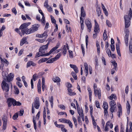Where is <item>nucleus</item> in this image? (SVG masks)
<instances>
[{"label": "nucleus", "mask_w": 132, "mask_h": 132, "mask_svg": "<svg viewBox=\"0 0 132 132\" xmlns=\"http://www.w3.org/2000/svg\"><path fill=\"white\" fill-rule=\"evenodd\" d=\"M85 23L87 27L88 30V31L90 32L91 29L92 25L88 19H86L85 20Z\"/></svg>", "instance_id": "obj_7"}, {"label": "nucleus", "mask_w": 132, "mask_h": 132, "mask_svg": "<svg viewBox=\"0 0 132 132\" xmlns=\"http://www.w3.org/2000/svg\"><path fill=\"white\" fill-rule=\"evenodd\" d=\"M132 16V11L131 8H130L128 15H126L124 17L125 21V32L126 35L125 36V40L126 45L128 46V36L129 35V30L127 28L130 25V20Z\"/></svg>", "instance_id": "obj_1"}, {"label": "nucleus", "mask_w": 132, "mask_h": 132, "mask_svg": "<svg viewBox=\"0 0 132 132\" xmlns=\"http://www.w3.org/2000/svg\"><path fill=\"white\" fill-rule=\"evenodd\" d=\"M31 23L30 22L24 23L22 24L20 27V29L21 30L22 35H23L25 33L26 34H29L27 33L29 29L28 27L30 25Z\"/></svg>", "instance_id": "obj_3"}, {"label": "nucleus", "mask_w": 132, "mask_h": 132, "mask_svg": "<svg viewBox=\"0 0 132 132\" xmlns=\"http://www.w3.org/2000/svg\"><path fill=\"white\" fill-rule=\"evenodd\" d=\"M47 32L46 31H45L43 34H42V35L43 37L45 36H46V37L47 36Z\"/></svg>", "instance_id": "obj_60"}, {"label": "nucleus", "mask_w": 132, "mask_h": 132, "mask_svg": "<svg viewBox=\"0 0 132 132\" xmlns=\"http://www.w3.org/2000/svg\"><path fill=\"white\" fill-rule=\"evenodd\" d=\"M72 119L75 124V127L76 128H77V120L76 118L73 116V117Z\"/></svg>", "instance_id": "obj_29"}, {"label": "nucleus", "mask_w": 132, "mask_h": 132, "mask_svg": "<svg viewBox=\"0 0 132 132\" xmlns=\"http://www.w3.org/2000/svg\"><path fill=\"white\" fill-rule=\"evenodd\" d=\"M73 70L74 71H75L76 73H77L78 72V68L76 66L74 68H73Z\"/></svg>", "instance_id": "obj_59"}, {"label": "nucleus", "mask_w": 132, "mask_h": 132, "mask_svg": "<svg viewBox=\"0 0 132 132\" xmlns=\"http://www.w3.org/2000/svg\"><path fill=\"white\" fill-rule=\"evenodd\" d=\"M41 21L44 24H45V17L44 16H42V17L41 20Z\"/></svg>", "instance_id": "obj_55"}, {"label": "nucleus", "mask_w": 132, "mask_h": 132, "mask_svg": "<svg viewBox=\"0 0 132 132\" xmlns=\"http://www.w3.org/2000/svg\"><path fill=\"white\" fill-rule=\"evenodd\" d=\"M18 114L17 113H15L13 117V119L14 120L16 119L18 117Z\"/></svg>", "instance_id": "obj_49"}, {"label": "nucleus", "mask_w": 132, "mask_h": 132, "mask_svg": "<svg viewBox=\"0 0 132 132\" xmlns=\"http://www.w3.org/2000/svg\"><path fill=\"white\" fill-rule=\"evenodd\" d=\"M66 123H68V124L69 127L70 128H73V124L71 121L70 120H68Z\"/></svg>", "instance_id": "obj_31"}, {"label": "nucleus", "mask_w": 132, "mask_h": 132, "mask_svg": "<svg viewBox=\"0 0 132 132\" xmlns=\"http://www.w3.org/2000/svg\"><path fill=\"white\" fill-rule=\"evenodd\" d=\"M14 88L15 91V94H18L19 93L18 89L17 88V87L15 86H14Z\"/></svg>", "instance_id": "obj_34"}, {"label": "nucleus", "mask_w": 132, "mask_h": 132, "mask_svg": "<svg viewBox=\"0 0 132 132\" xmlns=\"http://www.w3.org/2000/svg\"><path fill=\"white\" fill-rule=\"evenodd\" d=\"M108 109H104V115H106V116L108 115Z\"/></svg>", "instance_id": "obj_56"}, {"label": "nucleus", "mask_w": 132, "mask_h": 132, "mask_svg": "<svg viewBox=\"0 0 132 132\" xmlns=\"http://www.w3.org/2000/svg\"><path fill=\"white\" fill-rule=\"evenodd\" d=\"M36 64L35 63L33 62L32 61H28L27 64V68L30 67L31 65L33 66H35L36 65Z\"/></svg>", "instance_id": "obj_13"}, {"label": "nucleus", "mask_w": 132, "mask_h": 132, "mask_svg": "<svg viewBox=\"0 0 132 132\" xmlns=\"http://www.w3.org/2000/svg\"><path fill=\"white\" fill-rule=\"evenodd\" d=\"M38 76H37L36 74H35L34 75H33L32 76V78L33 79V80L34 81H35L37 79V78Z\"/></svg>", "instance_id": "obj_48"}, {"label": "nucleus", "mask_w": 132, "mask_h": 132, "mask_svg": "<svg viewBox=\"0 0 132 132\" xmlns=\"http://www.w3.org/2000/svg\"><path fill=\"white\" fill-rule=\"evenodd\" d=\"M49 43H48L45 45H43L41 46L39 49L40 50H47L48 48V47Z\"/></svg>", "instance_id": "obj_17"}, {"label": "nucleus", "mask_w": 132, "mask_h": 132, "mask_svg": "<svg viewBox=\"0 0 132 132\" xmlns=\"http://www.w3.org/2000/svg\"><path fill=\"white\" fill-rule=\"evenodd\" d=\"M36 40L38 42L41 43H43L45 41V39H37Z\"/></svg>", "instance_id": "obj_57"}, {"label": "nucleus", "mask_w": 132, "mask_h": 132, "mask_svg": "<svg viewBox=\"0 0 132 132\" xmlns=\"http://www.w3.org/2000/svg\"><path fill=\"white\" fill-rule=\"evenodd\" d=\"M7 103L9 107H11L12 105L14 106H20L21 105V103L19 101H17L13 98H9L7 100Z\"/></svg>", "instance_id": "obj_2"}, {"label": "nucleus", "mask_w": 132, "mask_h": 132, "mask_svg": "<svg viewBox=\"0 0 132 132\" xmlns=\"http://www.w3.org/2000/svg\"><path fill=\"white\" fill-rule=\"evenodd\" d=\"M67 90L68 92V94L69 95H74L76 94L75 93L73 92L72 90L70 88H68Z\"/></svg>", "instance_id": "obj_20"}, {"label": "nucleus", "mask_w": 132, "mask_h": 132, "mask_svg": "<svg viewBox=\"0 0 132 132\" xmlns=\"http://www.w3.org/2000/svg\"><path fill=\"white\" fill-rule=\"evenodd\" d=\"M2 119L3 121V122H7V118L5 116H4L2 117Z\"/></svg>", "instance_id": "obj_36"}, {"label": "nucleus", "mask_w": 132, "mask_h": 132, "mask_svg": "<svg viewBox=\"0 0 132 132\" xmlns=\"http://www.w3.org/2000/svg\"><path fill=\"white\" fill-rule=\"evenodd\" d=\"M96 11L97 12L98 16H100L101 13V10L100 8H98L96 9Z\"/></svg>", "instance_id": "obj_37"}, {"label": "nucleus", "mask_w": 132, "mask_h": 132, "mask_svg": "<svg viewBox=\"0 0 132 132\" xmlns=\"http://www.w3.org/2000/svg\"><path fill=\"white\" fill-rule=\"evenodd\" d=\"M2 74L3 78L5 79V80H6V77L7 76L5 72L4 71H3L2 73Z\"/></svg>", "instance_id": "obj_54"}, {"label": "nucleus", "mask_w": 132, "mask_h": 132, "mask_svg": "<svg viewBox=\"0 0 132 132\" xmlns=\"http://www.w3.org/2000/svg\"><path fill=\"white\" fill-rule=\"evenodd\" d=\"M99 28L98 24H96V25H95L94 29V32H98V30H99Z\"/></svg>", "instance_id": "obj_26"}, {"label": "nucleus", "mask_w": 132, "mask_h": 132, "mask_svg": "<svg viewBox=\"0 0 132 132\" xmlns=\"http://www.w3.org/2000/svg\"><path fill=\"white\" fill-rule=\"evenodd\" d=\"M95 96H97V95L98 96L99 99L101 98V91L100 90H94Z\"/></svg>", "instance_id": "obj_11"}, {"label": "nucleus", "mask_w": 132, "mask_h": 132, "mask_svg": "<svg viewBox=\"0 0 132 132\" xmlns=\"http://www.w3.org/2000/svg\"><path fill=\"white\" fill-rule=\"evenodd\" d=\"M66 47H67L68 50H69V48L68 47V45L67 44L66 45V46L65 45L64 46V47L63 49V53L64 55L66 54L67 53V50Z\"/></svg>", "instance_id": "obj_16"}, {"label": "nucleus", "mask_w": 132, "mask_h": 132, "mask_svg": "<svg viewBox=\"0 0 132 132\" xmlns=\"http://www.w3.org/2000/svg\"><path fill=\"white\" fill-rule=\"evenodd\" d=\"M26 40L27 39L26 38H23L21 41L20 45L21 46L22 45L25 43Z\"/></svg>", "instance_id": "obj_30"}, {"label": "nucleus", "mask_w": 132, "mask_h": 132, "mask_svg": "<svg viewBox=\"0 0 132 132\" xmlns=\"http://www.w3.org/2000/svg\"><path fill=\"white\" fill-rule=\"evenodd\" d=\"M33 122L34 123V129L35 130H36V128H37L36 123V122L35 120L34 119V118H33Z\"/></svg>", "instance_id": "obj_41"}, {"label": "nucleus", "mask_w": 132, "mask_h": 132, "mask_svg": "<svg viewBox=\"0 0 132 132\" xmlns=\"http://www.w3.org/2000/svg\"><path fill=\"white\" fill-rule=\"evenodd\" d=\"M68 120V119H59V120L60 122L66 123Z\"/></svg>", "instance_id": "obj_33"}, {"label": "nucleus", "mask_w": 132, "mask_h": 132, "mask_svg": "<svg viewBox=\"0 0 132 132\" xmlns=\"http://www.w3.org/2000/svg\"><path fill=\"white\" fill-rule=\"evenodd\" d=\"M3 62L5 63V65L6 66H7L9 63V62L6 59H5Z\"/></svg>", "instance_id": "obj_52"}, {"label": "nucleus", "mask_w": 132, "mask_h": 132, "mask_svg": "<svg viewBox=\"0 0 132 132\" xmlns=\"http://www.w3.org/2000/svg\"><path fill=\"white\" fill-rule=\"evenodd\" d=\"M53 80L54 82H59L60 81V79L58 77H56L53 79Z\"/></svg>", "instance_id": "obj_24"}, {"label": "nucleus", "mask_w": 132, "mask_h": 132, "mask_svg": "<svg viewBox=\"0 0 132 132\" xmlns=\"http://www.w3.org/2000/svg\"><path fill=\"white\" fill-rule=\"evenodd\" d=\"M85 68V72L86 74V76H87L88 73V67L87 64L86 63H84Z\"/></svg>", "instance_id": "obj_12"}, {"label": "nucleus", "mask_w": 132, "mask_h": 132, "mask_svg": "<svg viewBox=\"0 0 132 132\" xmlns=\"http://www.w3.org/2000/svg\"><path fill=\"white\" fill-rule=\"evenodd\" d=\"M110 110L111 112V113L112 114V117H113V113L115 112V110L116 108V106H110Z\"/></svg>", "instance_id": "obj_19"}, {"label": "nucleus", "mask_w": 132, "mask_h": 132, "mask_svg": "<svg viewBox=\"0 0 132 132\" xmlns=\"http://www.w3.org/2000/svg\"><path fill=\"white\" fill-rule=\"evenodd\" d=\"M120 132H124V128L122 125L121 126Z\"/></svg>", "instance_id": "obj_64"}, {"label": "nucleus", "mask_w": 132, "mask_h": 132, "mask_svg": "<svg viewBox=\"0 0 132 132\" xmlns=\"http://www.w3.org/2000/svg\"><path fill=\"white\" fill-rule=\"evenodd\" d=\"M103 107L104 109H108V106L107 103L106 102H104Z\"/></svg>", "instance_id": "obj_27"}, {"label": "nucleus", "mask_w": 132, "mask_h": 132, "mask_svg": "<svg viewBox=\"0 0 132 132\" xmlns=\"http://www.w3.org/2000/svg\"><path fill=\"white\" fill-rule=\"evenodd\" d=\"M40 25L38 24L33 25L31 28L29 29L28 31L27 32V33L30 34L37 31Z\"/></svg>", "instance_id": "obj_5"}, {"label": "nucleus", "mask_w": 132, "mask_h": 132, "mask_svg": "<svg viewBox=\"0 0 132 132\" xmlns=\"http://www.w3.org/2000/svg\"><path fill=\"white\" fill-rule=\"evenodd\" d=\"M13 77L14 75L13 74L11 73H10L9 75L7 77L6 76V82H8L9 84H11V83L10 82L12 80Z\"/></svg>", "instance_id": "obj_9"}, {"label": "nucleus", "mask_w": 132, "mask_h": 132, "mask_svg": "<svg viewBox=\"0 0 132 132\" xmlns=\"http://www.w3.org/2000/svg\"><path fill=\"white\" fill-rule=\"evenodd\" d=\"M88 35H86V46L88 45Z\"/></svg>", "instance_id": "obj_58"}, {"label": "nucleus", "mask_w": 132, "mask_h": 132, "mask_svg": "<svg viewBox=\"0 0 132 132\" xmlns=\"http://www.w3.org/2000/svg\"><path fill=\"white\" fill-rule=\"evenodd\" d=\"M16 84L20 88H21L22 86V84L20 82L17 81L16 82Z\"/></svg>", "instance_id": "obj_63"}, {"label": "nucleus", "mask_w": 132, "mask_h": 132, "mask_svg": "<svg viewBox=\"0 0 132 132\" xmlns=\"http://www.w3.org/2000/svg\"><path fill=\"white\" fill-rule=\"evenodd\" d=\"M44 6L46 8L48 7L49 5L48 4V1L47 0H46L44 4Z\"/></svg>", "instance_id": "obj_42"}, {"label": "nucleus", "mask_w": 132, "mask_h": 132, "mask_svg": "<svg viewBox=\"0 0 132 132\" xmlns=\"http://www.w3.org/2000/svg\"><path fill=\"white\" fill-rule=\"evenodd\" d=\"M42 88L43 91H44L45 89V79L43 77H42Z\"/></svg>", "instance_id": "obj_15"}, {"label": "nucleus", "mask_w": 132, "mask_h": 132, "mask_svg": "<svg viewBox=\"0 0 132 132\" xmlns=\"http://www.w3.org/2000/svg\"><path fill=\"white\" fill-rule=\"evenodd\" d=\"M71 74L72 75V76L73 78L75 80H77V77L75 73L74 72H72L71 73Z\"/></svg>", "instance_id": "obj_39"}, {"label": "nucleus", "mask_w": 132, "mask_h": 132, "mask_svg": "<svg viewBox=\"0 0 132 132\" xmlns=\"http://www.w3.org/2000/svg\"><path fill=\"white\" fill-rule=\"evenodd\" d=\"M40 105V103L39 101V98L38 97H36L34 104L32 105V113H34L35 112L34 107L36 109H38Z\"/></svg>", "instance_id": "obj_4"}, {"label": "nucleus", "mask_w": 132, "mask_h": 132, "mask_svg": "<svg viewBox=\"0 0 132 132\" xmlns=\"http://www.w3.org/2000/svg\"><path fill=\"white\" fill-rule=\"evenodd\" d=\"M56 61L55 60L54 58L48 60L46 62L47 63H52L53 62H54Z\"/></svg>", "instance_id": "obj_35"}, {"label": "nucleus", "mask_w": 132, "mask_h": 132, "mask_svg": "<svg viewBox=\"0 0 132 132\" xmlns=\"http://www.w3.org/2000/svg\"><path fill=\"white\" fill-rule=\"evenodd\" d=\"M9 84L8 82H6V80H3L1 84L2 89L3 90H5L6 92L9 91Z\"/></svg>", "instance_id": "obj_6"}, {"label": "nucleus", "mask_w": 132, "mask_h": 132, "mask_svg": "<svg viewBox=\"0 0 132 132\" xmlns=\"http://www.w3.org/2000/svg\"><path fill=\"white\" fill-rule=\"evenodd\" d=\"M106 52L109 57H111V53L110 49H107L106 50Z\"/></svg>", "instance_id": "obj_43"}, {"label": "nucleus", "mask_w": 132, "mask_h": 132, "mask_svg": "<svg viewBox=\"0 0 132 132\" xmlns=\"http://www.w3.org/2000/svg\"><path fill=\"white\" fill-rule=\"evenodd\" d=\"M117 106L118 109V116L120 118V116L122 114V109L121 104L119 103H117Z\"/></svg>", "instance_id": "obj_8"}, {"label": "nucleus", "mask_w": 132, "mask_h": 132, "mask_svg": "<svg viewBox=\"0 0 132 132\" xmlns=\"http://www.w3.org/2000/svg\"><path fill=\"white\" fill-rule=\"evenodd\" d=\"M95 104L97 108H100V103L98 101H95Z\"/></svg>", "instance_id": "obj_50"}, {"label": "nucleus", "mask_w": 132, "mask_h": 132, "mask_svg": "<svg viewBox=\"0 0 132 132\" xmlns=\"http://www.w3.org/2000/svg\"><path fill=\"white\" fill-rule=\"evenodd\" d=\"M106 31L105 30H104L103 35V40L105 41L107 38V36L106 34Z\"/></svg>", "instance_id": "obj_25"}, {"label": "nucleus", "mask_w": 132, "mask_h": 132, "mask_svg": "<svg viewBox=\"0 0 132 132\" xmlns=\"http://www.w3.org/2000/svg\"><path fill=\"white\" fill-rule=\"evenodd\" d=\"M106 25L109 27H111L112 26V24L110 21L108 20L106 21Z\"/></svg>", "instance_id": "obj_40"}, {"label": "nucleus", "mask_w": 132, "mask_h": 132, "mask_svg": "<svg viewBox=\"0 0 132 132\" xmlns=\"http://www.w3.org/2000/svg\"><path fill=\"white\" fill-rule=\"evenodd\" d=\"M77 110L78 113L79 115V117H80L81 116V115L82 114H84L82 109H81V110L80 108H78V109H77Z\"/></svg>", "instance_id": "obj_23"}, {"label": "nucleus", "mask_w": 132, "mask_h": 132, "mask_svg": "<svg viewBox=\"0 0 132 132\" xmlns=\"http://www.w3.org/2000/svg\"><path fill=\"white\" fill-rule=\"evenodd\" d=\"M66 84L68 88H71L72 87V85L69 82H67Z\"/></svg>", "instance_id": "obj_51"}, {"label": "nucleus", "mask_w": 132, "mask_h": 132, "mask_svg": "<svg viewBox=\"0 0 132 132\" xmlns=\"http://www.w3.org/2000/svg\"><path fill=\"white\" fill-rule=\"evenodd\" d=\"M69 52V57L71 58H72L73 57V55L72 51L70 50H68Z\"/></svg>", "instance_id": "obj_38"}, {"label": "nucleus", "mask_w": 132, "mask_h": 132, "mask_svg": "<svg viewBox=\"0 0 132 132\" xmlns=\"http://www.w3.org/2000/svg\"><path fill=\"white\" fill-rule=\"evenodd\" d=\"M60 45V43H58L55 47L52 48L48 53H47V54L46 55H49L53 52L55 51L59 47Z\"/></svg>", "instance_id": "obj_10"}, {"label": "nucleus", "mask_w": 132, "mask_h": 132, "mask_svg": "<svg viewBox=\"0 0 132 132\" xmlns=\"http://www.w3.org/2000/svg\"><path fill=\"white\" fill-rule=\"evenodd\" d=\"M41 52V50H40L39 49V52L36 53V55L35 56V58H37L40 56H42L41 54L40 53Z\"/></svg>", "instance_id": "obj_32"}, {"label": "nucleus", "mask_w": 132, "mask_h": 132, "mask_svg": "<svg viewBox=\"0 0 132 132\" xmlns=\"http://www.w3.org/2000/svg\"><path fill=\"white\" fill-rule=\"evenodd\" d=\"M126 108L127 109V112L129 114L130 111V106L128 101H127L126 104Z\"/></svg>", "instance_id": "obj_21"}, {"label": "nucleus", "mask_w": 132, "mask_h": 132, "mask_svg": "<svg viewBox=\"0 0 132 132\" xmlns=\"http://www.w3.org/2000/svg\"><path fill=\"white\" fill-rule=\"evenodd\" d=\"M116 96L115 95L112 94L109 97V98L111 100H112L113 98L115 99Z\"/></svg>", "instance_id": "obj_46"}, {"label": "nucleus", "mask_w": 132, "mask_h": 132, "mask_svg": "<svg viewBox=\"0 0 132 132\" xmlns=\"http://www.w3.org/2000/svg\"><path fill=\"white\" fill-rule=\"evenodd\" d=\"M46 60L45 59H40L39 61V63H40L43 62H44Z\"/></svg>", "instance_id": "obj_62"}, {"label": "nucleus", "mask_w": 132, "mask_h": 132, "mask_svg": "<svg viewBox=\"0 0 132 132\" xmlns=\"http://www.w3.org/2000/svg\"><path fill=\"white\" fill-rule=\"evenodd\" d=\"M50 16L52 22L53 23L55 24L56 23V21L54 19V18L51 15Z\"/></svg>", "instance_id": "obj_53"}, {"label": "nucleus", "mask_w": 132, "mask_h": 132, "mask_svg": "<svg viewBox=\"0 0 132 132\" xmlns=\"http://www.w3.org/2000/svg\"><path fill=\"white\" fill-rule=\"evenodd\" d=\"M61 54L60 53H59L54 58L56 61L58 59L61 55Z\"/></svg>", "instance_id": "obj_44"}, {"label": "nucleus", "mask_w": 132, "mask_h": 132, "mask_svg": "<svg viewBox=\"0 0 132 132\" xmlns=\"http://www.w3.org/2000/svg\"><path fill=\"white\" fill-rule=\"evenodd\" d=\"M86 15L85 11L84 10L83 7H81V16L84 17Z\"/></svg>", "instance_id": "obj_18"}, {"label": "nucleus", "mask_w": 132, "mask_h": 132, "mask_svg": "<svg viewBox=\"0 0 132 132\" xmlns=\"http://www.w3.org/2000/svg\"><path fill=\"white\" fill-rule=\"evenodd\" d=\"M65 126L62 124H60V126L58 128H60L61 129V130L63 132H67V130L65 128Z\"/></svg>", "instance_id": "obj_14"}, {"label": "nucleus", "mask_w": 132, "mask_h": 132, "mask_svg": "<svg viewBox=\"0 0 132 132\" xmlns=\"http://www.w3.org/2000/svg\"><path fill=\"white\" fill-rule=\"evenodd\" d=\"M41 52H40V53L41 54L42 56H46L48 55H46L47 54V53L46 54H45V51L44 50H41Z\"/></svg>", "instance_id": "obj_47"}, {"label": "nucleus", "mask_w": 132, "mask_h": 132, "mask_svg": "<svg viewBox=\"0 0 132 132\" xmlns=\"http://www.w3.org/2000/svg\"><path fill=\"white\" fill-rule=\"evenodd\" d=\"M110 106H115L116 104L115 101L114 100H112L109 103Z\"/></svg>", "instance_id": "obj_28"}, {"label": "nucleus", "mask_w": 132, "mask_h": 132, "mask_svg": "<svg viewBox=\"0 0 132 132\" xmlns=\"http://www.w3.org/2000/svg\"><path fill=\"white\" fill-rule=\"evenodd\" d=\"M59 107L61 109H62L65 110V106L63 105H59Z\"/></svg>", "instance_id": "obj_61"}, {"label": "nucleus", "mask_w": 132, "mask_h": 132, "mask_svg": "<svg viewBox=\"0 0 132 132\" xmlns=\"http://www.w3.org/2000/svg\"><path fill=\"white\" fill-rule=\"evenodd\" d=\"M87 90L89 92V97H92V92L90 88H88Z\"/></svg>", "instance_id": "obj_45"}, {"label": "nucleus", "mask_w": 132, "mask_h": 132, "mask_svg": "<svg viewBox=\"0 0 132 132\" xmlns=\"http://www.w3.org/2000/svg\"><path fill=\"white\" fill-rule=\"evenodd\" d=\"M49 101L50 102L51 107L52 108H53V96H51L50 98H49Z\"/></svg>", "instance_id": "obj_22"}]
</instances>
